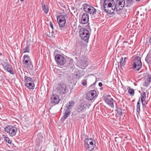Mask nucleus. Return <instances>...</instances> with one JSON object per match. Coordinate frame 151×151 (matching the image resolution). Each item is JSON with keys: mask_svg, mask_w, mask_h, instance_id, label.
Here are the masks:
<instances>
[{"mask_svg": "<svg viewBox=\"0 0 151 151\" xmlns=\"http://www.w3.org/2000/svg\"><path fill=\"white\" fill-rule=\"evenodd\" d=\"M124 43H127V42L125 41H124Z\"/></svg>", "mask_w": 151, "mask_h": 151, "instance_id": "5fc2aeb1", "label": "nucleus"}, {"mask_svg": "<svg viewBox=\"0 0 151 151\" xmlns=\"http://www.w3.org/2000/svg\"><path fill=\"white\" fill-rule=\"evenodd\" d=\"M145 79L147 80H149L151 82V75L148 74L147 76L145 77Z\"/></svg>", "mask_w": 151, "mask_h": 151, "instance_id": "473e14b6", "label": "nucleus"}, {"mask_svg": "<svg viewBox=\"0 0 151 151\" xmlns=\"http://www.w3.org/2000/svg\"><path fill=\"white\" fill-rule=\"evenodd\" d=\"M145 60L147 63L149 65L151 64V55L148 54L145 58Z\"/></svg>", "mask_w": 151, "mask_h": 151, "instance_id": "4be33fe9", "label": "nucleus"}, {"mask_svg": "<svg viewBox=\"0 0 151 151\" xmlns=\"http://www.w3.org/2000/svg\"><path fill=\"white\" fill-rule=\"evenodd\" d=\"M149 43L151 44V36L150 37V39L149 40Z\"/></svg>", "mask_w": 151, "mask_h": 151, "instance_id": "a18cd8bd", "label": "nucleus"}, {"mask_svg": "<svg viewBox=\"0 0 151 151\" xmlns=\"http://www.w3.org/2000/svg\"><path fill=\"white\" fill-rule=\"evenodd\" d=\"M80 68L82 69H84L88 65V63L86 58L81 59L79 62Z\"/></svg>", "mask_w": 151, "mask_h": 151, "instance_id": "4468645a", "label": "nucleus"}, {"mask_svg": "<svg viewBox=\"0 0 151 151\" xmlns=\"http://www.w3.org/2000/svg\"><path fill=\"white\" fill-rule=\"evenodd\" d=\"M70 110L66 109L65 111V115H64L61 118V120L63 122L70 115Z\"/></svg>", "mask_w": 151, "mask_h": 151, "instance_id": "a211bd4d", "label": "nucleus"}, {"mask_svg": "<svg viewBox=\"0 0 151 151\" xmlns=\"http://www.w3.org/2000/svg\"><path fill=\"white\" fill-rule=\"evenodd\" d=\"M2 55V53L1 52H0V55Z\"/></svg>", "mask_w": 151, "mask_h": 151, "instance_id": "603ef678", "label": "nucleus"}, {"mask_svg": "<svg viewBox=\"0 0 151 151\" xmlns=\"http://www.w3.org/2000/svg\"><path fill=\"white\" fill-rule=\"evenodd\" d=\"M89 16L86 13L83 14L81 18L80 21V23L81 24H87L86 27L87 28L89 29L90 27L89 25V23H88Z\"/></svg>", "mask_w": 151, "mask_h": 151, "instance_id": "0eeeda50", "label": "nucleus"}, {"mask_svg": "<svg viewBox=\"0 0 151 151\" xmlns=\"http://www.w3.org/2000/svg\"><path fill=\"white\" fill-rule=\"evenodd\" d=\"M151 82L149 80H147L145 79V86L146 87H148L149 86Z\"/></svg>", "mask_w": 151, "mask_h": 151, "instance_id": "f704fd0d", "label": "nucleus"}, {"mask_svg": "<svg viewBox=\"0 0 151 151\" xmlns=\"http://www.w3.org/2000/svg\"><path fill=\"white\" fill-rule=\"evenodd\" d=\"M46 34L47 35V36H48L49 37H50L47 34V32H46Z\"/></svg>", "mask_w": 151, "mask_h": 151, "instance_id": "de8ad7c7", "label": "nucleus"}, {"mask_svg": "<svg viewBox=\"0 0 151 151\" xmlns=\"http://www.w3.org/2000/svg\"><path fill=\"white\" fill-rule=\"evenodd\" d=\"M21 1H24V0H20Z\"/></svg>", "mask_w": 151, "mask_h": 151, "instance_id": "6e6d98bb", "label": "nucleus"}, {"mask_svg": "<svg viewBox=\"0 0 151 151\" xmlns=\"http://www.w3.org/2000/svg\"><path fill=\"white\" fill-rule=\"evenodd\" d=\"M2 65L4 70L9 73L10 74L14 75V72L12 66L8 63L4 62L3 63H2Z\"/></svg>", "mask_w": 151, "mask_h": 151, "instance_id": "9d476101", "label": "nucleus"}, {"mask_svg": "<svg viewBox=\"0 0 151 151\" xmlns=\"http://www.w3.org/2000/svg\"><path fill=\"white\" fill-rule=\"evenodd\" d=\"M105 102L112 108L114 107L113 104L114 99L111 97L110 96L107 95L104 98Z\"/></svg>", "mask_w": 151, "mask_h": 151, "instance_id": "9b49d317", "label": "nucleus"}, {"mask_svg": "<svg viewBox=\"0 0 151 151\" xmlns=\"http://www.w3.org/2000/svg\"><path fill=\"white\" fill-rule=\"evenodd\" d=\"M55 59L57 64L59 65L63 66L65 63V59L61 55H57L55 57Z\"/></svg>", "mask_w": 151, "mask_h": 151, "instance_id": "6e6552de", "label": "nucleus"}, {"mask_svg": "<svg viewBox=\"0 0 151 151\" xmlns=\"http://www.w3.org/2000/svg\"><path fill=\"white\" fill-rule=\"evenodd\" d=\"M86 108L84 104L81 103L78 107L77 111L78 112H83L86 110Z\"/></svg>", "mask_w": 151, "mask_h": 151, "instance_id": "f3484780", "label": "nucleus"}, {"mask_svg": "<svg viewBox=\"0 0 151 151\" xmlns=\"http://www.w3.org/2000/svg\"><path fill=\"white\" fill-rule=\"evenodd\" d=\"M28 57V55H24L23 56V63L24 64H27L28 62V60H25V59L26 58H27Z\"/></svg>", "mask_w": 151, "mask_h": 151, "instance_id": "7c9ffc66", "label": "nucleus"}, {"mask_svg": "<svg viewBox=\"0 0 151 151\" xmlns=\"http://www.w3.org/2000/svg\"><path fill=\"white\" fill-rule=\"evenodd\" d=\"M98 85H99V86L100 87H101L102 85V83L101 82L99 83Z\"/></svg>", "mask_w": 151, "mask_h": 151, "instance_id": "79ce46f5", "label": "nucleus"}, {"mask_svg": "<svg viewBox=\"0 0 151 151\" xmlns=\"http://www.w3.org/2000/svg\"><path fill=\"white\" fill-rule=\"evenodd\" d=\"M4 131L6 132L10 136L13 137L16 135L17 129L14 126H8L4 128Z\"/></svg>", "mask_w": 151, "mask_h": 151, "instance_id": "f03ea898", "label": "nucleus"}, {"mask_svg": "<svg viewBox=\"0 0 151 151\" xmlns=\"http://www.w3.org/2000/svg\"><path fill=\"white\" fill-rule=\"evenodd\" d=\"M95 146V142H93L88 144V146H85L86 148L90 151H92L93 150Z\"/></svg>", "mask_w": 151, "mask_h": 151, "instance_id": "dca6fc26", "label": "nucleus"}, {"mask_svg": "<svg viewBox=\"0 0 151 151\" xmlns=\"http://www.w3.org/2000/svg\"><path fill=\"white\" fill-rule=\"evenodd\" d=\"M127 6H130L133 4L134 0H126Z\"/></svg>", "mask_w": 151, "mask_h": 151, "instance_id": "c756f323", "label": "nucleus"}, {"mask_svg": "<svg viewBox=\"0 0 151 151\" xmlns=\"http://www.w3.org/2000/svg\"><path fill=\"white\" fill-rule=\"evenodd\" d=\"M136 1H139L140 0H135Z\"/></svg>", "mask_w": 151, "mask_h": 151, "instance_id": "864d4df0", "label": "nucleus"}, {"mask_svg": "<svg viewBox=\"0 0 151 151\" xmlns=\"http://www.w3.org/2000/svg\"><path fill=\"white\" fill-rule=\"evenodd\" d=\"M96 81H95L94 83H93V85H95V84H96Z\"/></svg>", "mask_w": 151, "mask_h": 151, "instance_id": "09e8293b", "label": "nucleus"}, {"mask_svg": "<svg viewBox=\"0 0 151 151\" xmlns=\"http://www.w3.org/2000/svg\"><path fill=\"white\" fill-rule=\"evenodd\" d=\"M42 7L43 10L44 11L45 13L47 14L48 12V8L47 7H46L44 3H42Z\"/></svg>", "mask_w": 151, "mask_h": 151, "instance_id": "5701e85b", "label": "nucleus"}, {"mask_svg": "<svg viewBox=\"0 0 151 151\" xmlns=\"http://www.w3.org/2000/svg\"><path fill=\"white\" fill-rule=\"evenodd\" d=\"M66 15H60L58 16L57 20L61 29L63 28L66 23Z\"/></svg>", "mask_w": 151, "mask_h": 151, "instance_id": "423d86ee", "label": "nucleus"}, {"mask_svg": "<svg viewBox=\"0 0 151 151\" xmlns=\"http://www.w3.org/2000/svg\"><path fill=\"white\" fill-rule=\"evenodd\" d=\"M57 87V92L61 95L64 94L68 92L66 85L63 83L58 84Z\"/></svg>", "mask_w": 151, "mask_h": 151, "instance_id": "1a4fd4ad", "label": "nucleus"}, {"mask_svg": "<svg viewBox=\"0 0 151 151\" xmlns=\"http://www.w3.org/2000/svg\"><path fill=\"white\" fill-rule=\"evenodd\" d=\"M24 50L23 53L28 52V45H27L26 47L24 48Z\"/></svg>", "mask_w": 151, "mask_h": 151, "instance_id": "e433bc0d", "label": "nucleus"}, {"mask_svg": "<svg viewBox=\"0 0 151 151\" xmlns=\"http://www.w3.org/2000/svg\"><path fill=\"white\" fill-rule=\"evenodd\" d=\"M68 60H69V64L70 65H71L73 64V60L72 59L69 58H68Z\"/></svg>", "mask_w": 151, "mask_h": 151, "instance_id": "4c0bfd02", "label": "nucleus"}, {"mask_svg": "<svg viewBox=\"0 0 151 151\" xmlns=\"http://www.w3.org/2000/svg\"><path fill=\"white\" fill-rule=\"evenodd\" d=\"M93 142H95V141L91 138L86 139L85 140V146H88V144Z\"/></svg>", "mask_w": 151, "mask_h": 151, "instance_id": "6ab92c4d", "label": "nucleus"}, {"mask_svg": "<svg viewBox=\"0 0 151 151\" xmlns=\"http://www.w3.org/2000/svg\"><path fill=\"white\" fill-rule=\"evenodd\" d=\"M53 33H54V31H53V30H52V31L51 32V34H52V37H55V36L54 35H53Z\"/></svg>", "mask_w": 151, "mask_h": 151, "instance_id": "c03bdc74", "label": "nucleus"}, {"mask_svg": "<svg viewBox=\"0 0 151 151\" xmlns=\"http://www.w3.org/2000/svg\"><path fill=\"white\" fill-rule=\"evenodd\" d=\"M82 84L83 86H86L87 81L86 80H83L82 81Z\"/></svg>", "mask_w": 151, "mask_h": 151, "instance_id": "c9c22d12", "label": "nucleus"}, {"mask_svg": "<svg viewBox=\"0 0 151 151\" xmlns=\"http://www.w3.org/2000/svg\"><path fill=\"white\" fill-rule=\"evenodd\" d=\"M32 75H33V73H32Z\"/></svg>", "mask_w": 151, "mask_h": 151, "instance_id": "4d7b16f0", "label": "nucleus"}, {"mask_svg": "<svg viewBox=\"0 0 151 151\" xmlns=\"http://www.w3.org/2000/svg\"><path fill=\"white\" fill-rule=\"evenodd\" d=\"M125 61L123 60V58L122 57H121L119 63H120V66H122L124 65L125 64Z\"/></svg>", "mask_w": 151, "mask_h": 151, "instance_id": "2f4dec72", "label": "nucleus"}, {"mask_svg": "<svg viewBox=\"0 0 151 151\" xmlns=\"http://www.w3.org/2000/svg\"><path fill=\"white\" fill-rule=\"evenodd\" d=\"M79 35L81 39L83 40L88 42L89 37V32L85 28H81L79 31Z\"/></svg>", "mask_w": 151, "mask_h": 151, "instance_id": "7ed1b4c3", "label": "nucleus"}, {"mask_svg": "<svg viewBox=\"0 0 151 151\" xmlns=\"http://www.w3.org/2000/svg\"><path fill=\"white\" fill-rule=\"evenodd\" d=\"M74 105V102L71 101H70L68 103L66 104V109L70 110V109Z\"/></svg>", "mask_w": 151, "mask_h": 151, "instance_id": "412c9836", "label": "nucleus"}, {"mask_svg": "<svg viewBox=\"0 0 151 151\" xmlns=\"http://www.w3.org/2000/svg\"><path fill=\"white\" fill-rule=\"evenodd\" d=\"M26 73H28V72H27V71H25V72H24V74L25 75H26Z\"/></svg>", "mask_w": 151, "mask_h": 151, "instance_id": "8fccbe9b", "label": "nucleus"}, {"mask_svg": "<svg viewBox=\"0 0 151 151\" xmlns=\"http://www.w3.org/2000/svg\"><path fill=\"white\" fill-rule=\"evenodd\" d=\"M83 10L86 12L92 15L96 14V9L91 6L85 3L83 5Z\"/></svg>", "mask_w": 151, "mask_h": 151, "instance_id": "20e7f679", "label": "nucleus"}, {"mask_svg": "<svg viewBox=\"0 0 151 151\" xmlns=\"http://www.w3.org/2000/svg\"><path fill=\"white\" fill-rule=\"evenodd\" d=\"M29 70H30L31 71H32V72H33L34 70H33V65L32 64V63L31 61H30V60H29Z\"/></svg>", "mask_w": 151, "mask_h": 151, "instance_id": "bb28decb", "label": "nucleus"}, {"mask_svg": "<svg viewBox=\"0 0 151 151\" xmlns=\"http://www.w3.org/2000/svg\"><path fill=\"white\" fill-rule=\"evenodd\" d=\"M140 100L139 99L138 101L137 102V109L136 111L137 113L139 114V111L140 110V104L139 103Z\"/></svg>", "mask_w": 151, "mask_h": 151, "instance_id": "a878e982", "label": "nucleus"}, {"mask_svg": "<svg viewBox=\"0 0 151 151\" xmlns=\"http://www.w3.org/2000/svg\"><path fill=\"white\" fill-rule=\"evenodd\" d=\"M60 101L59 97L56 95H53L50 98V102L52 104H54L55 105L58 104Z\"/></svg>", "mask_w": 151, "mask_h": 151, "instance_id": "ddd939ff", "label": "nucleus"}, {"mask_svg": "<svg viewBox=\"0 0 151 151\" xmlns=\"http://www.w3.org/2000/svg\"><path fill=\"white\" fill-rule=\"evenodd\" d=\"M141 100L142 102L144 101L145 102V100L146 98V93L143 92L142 94L141 95Z\"/></svg>", "mask_w": 151, "mask_h": 151, "instance_id": "b1692460", "label": "nucleus"}, {"mask_svg": "<svg viewBox=\"0 0 151 151\" xmlns=\"http://www.w3.org/2000/svg\"><path fill=\"white\" fill-rule=\"evenodd\" d=\"M86 115L85 114H82L81 116H80V118L81 119H83L84 117L86 116Z\"/></svg>", "mask_w": 151, "mask_h": 151, "instance_id": "ea45409f", "label": "nucleus"}, {"mask_svg": "<svg viewBox=\"0 0 151 151\" xmlns=\"http://www.w3.org/2000/svg\"><path fill=\"white\" fill-rule=\"evenodd\" d=\"M143 102L144 101H142V106H143V107H145V104H144L143 103Z\"/></svg>", "mask_w": 151, "mask_h": 151, "instance_id": "37998d69", "label": "nucleus"}, {"mask_svg": "<svg viewBox=\"0 0 151 151\" xmlns=\"http://www.w3.org/2000/svg\"><path fill=\"white\" fill-rule=\"evenodd\" d=\"M128 92L132 96H133L134 94V91L132 89L130 88L129 89Z\"/></svg>", "mask_w": 151, "mask_h": 151, "instance_id": "72a5a7b5", "label": "nucleus"}, {"mask_svg": "<svg viewBox=\"0 0 151 151\" xmlns=\"http://www.w3.org/2000/svg\"><path fill=\"white\" fill-rule=\"evenodd\" d=\"M116 109L115 110V111H117V114L120 115H122V109L119 108H118L116 105Z\"/></svg>", "mask_w": 151, "mask_h": 151, "instance_id": "393cba45", "label": "nucleus"}, {"mask_svg": "<svg viewBox=\"0 0 151 151\" xmlns=\"http://www.w3.org/2000/svg\"><path fill=\"white\" fill-rule=\"evenodd\" d=\"M24 82L25 89L27 91V89H28V77L27 76H24Z\"/></svg>", "mask_w": 151, "mask_h": 151, "instance_id": "aec40b11", "label": "nucleus"}, {"mask_svg": "<svg viewBox=\"0 0 151 151\" xmlns=\"http://www.w3.org/2000/svg\"><path fill=\"white\" fill-rule=\"evenodd\" d=\"M50 27H51L52 28V29H53V24H52V23L51 22H50Z\"/></svg>", "mask_w": 151, "mask_h": 151, "instance_id": "a19ab883", "label": "nucleus"}, {"mask_svg": "<svg viewBox=\"0 0 151 151\" xmlns=\"http://www.w3.org/2000/svg\"><path fill=\"white\" fill-rule=\"evenodd\" d=\"M4 140L8 143L11 144L12 143V140L9 139V138L7 137H5L4 138Z\"/></svg>", "mask_w": 151, "mask_h": 151, "instance_id": "cd10ccee", "label": "nucleus"}, {"mask_svg": "<svg viewBox=\"0 0 151 151\" xmlns=\"http://www.w3.org/2000/svg\"><path fill=\"white\" fill-rule=\"evenodd\" d=\"M97 92L95 90H91L86 94V98L89 100H92L97 95Z\"/></svg>", "mask_w": 151, "mask_h": 151, "instance_id": "f8f14e48", "label": "nucleus"}, {"mask_svg": "<svg viewBox=\"0 0 151 151\" xmlns=\"http://www.w3.org/2000/svg\"><path fill=\"white\" fill-rule=\"evenodd\" d=\"M29 81L30 82H29V83H34V82L35 81L33 80L32 79V78L29 77Z\"/></svg>", "mask_w": 151, "mask_h": 151, "instance_id": "58836bf2", "label": "nucleus"}, {"mask_svg": "<svg viewBox=\"0 0 151 151\" xmlns=\"http://www.w3.org/2000/svg\"><path fill=\"white\" fill-rule=\"evenodd\" d=\"M132 65L133 69L134 70L137 71L139 70L142 66L140 58L139 56L135 58Z\"/></svg>", "mask_w": 151, "mask_h": 151, "instance_id": "f257e3e1", "label": "nucleus"}, {"mask_svg": "<svg viewBox=\"0 0 151 151\" xmlns=\"http://www.w3.org/2000/svg\"><path fill=\"white\" fill-rule=\"evenodd\" d=\"M43 138V136L42 134L39 133L38 134L36 139V142L37 144H40L42 142Z\"/></svg>", "mask_w": 151, "mask_h": 151, "instance_id": "2eb2a0df", "label": "nucleus"}, {"mask_svg": "<svg viewBox=\"0 0 151 151\" xmlns=\"http://www.w3.org/2000/svg\"><path fill=\"white\" fill-rule=\"evenodd\" d=\"M124 0H115L114 10L115 11H120L122 9L124 6Z\"/></svg>", "mask_w": 151, "mask_h": 151, "instance_id": "39448f33", "label": "nucleus"}, {"mask_svg": "<svg viewBox=\"0 0 151 151\" xmlns=\"http://www.w3.org/2000/svg\"><path fill=\"white\" fill-rule=\"evenodd\" d=\"M72 9L73 10H74L75 9V8L74 7H71Z\"/></svg>", "mask_w": 151, "mask_h": 151, "instance_id": "49530a36", "label": "nucleus"}, {"mask_svg": "<svg viewBox=\"0 0 151 151\" xmlns=\"http://www.w3.org/2000/svg\"><path fill=\"white\" fill-rule=\"evenodd\" d=\"M126 59V57H124V60H125H125Z\"/></svg>", "mask_w": 151, "mask_h": 151, "instance_id": "3c124183", "label": "nucleus"}, {"mask_svg": "<svg viewBox=\"0 0 151 151\" xmlns=\"http://www.w3.org/2000/svg\"><path fill=\"white\" fill-rule=\"evenodd\" d=\"M35 87V83H29V89L33 90Z\"/></svg>", "mask_w": 151, "mask_h": 151, "instance_id": "c85d7f7f", "label": "nucleus"}]
</instances>
